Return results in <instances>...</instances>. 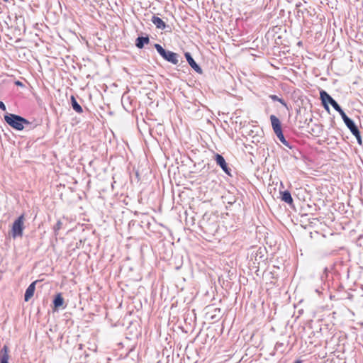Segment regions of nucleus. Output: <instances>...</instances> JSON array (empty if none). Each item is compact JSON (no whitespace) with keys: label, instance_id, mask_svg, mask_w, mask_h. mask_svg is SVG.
<instances>
[{"label":"nucleus","instance_id":"obj_24","mask_svg":"<svg viewBox=\"0 0 363 363\" xmlns=\"http://www.w3.org/2000/svg\"><path fill=\"white\" fill-rule=\"evenodd\" d=\"M4 1H8L9 0H4Z\"/></svg>","mask_w":363,"mask_h":363},{"label":"nucleus","instance_id":"obj_15","mask_svg":"<svg viewBox=\"0 0 363 363\" xmlns=\"http://www.w3.org/2000/svg\"><path fill=\"white\" fill-rule=\"evenodd\" d=\"M71 101H72V108L76 112H77L79 113H81L83 112V109H82V106L77 103V101H76V99L74 98V96H71Z\"/></svg>","mask_w":363,"mask_h":363},{"label":"nucleus","instance_id":"obj_5","mask_svg":"<svg viewBox=\"0 0 363 363\" xmlns=\"http://www.w3.org/2000/svg\"><path fill=\"white\" fill-rule=\"evenodd\" d=\"M320 98L325 109L329 111L328 104H330L334 99L324 90L320 91Z\"/></svg>","mask_w":363,"mask_h":363},{"label":"nucleus","instance_id":"obj_7","mask_svg":"<svg viewBox=\"0 0 363 363\" xmlns=\"http://www.w3.org/2000/svg\"><path fill=\"white\" fill-rule=\"evenodd\" d=\"M347 127L350 129L352 134L357 133L359 131L358 128L355 125L354 123L345 114L342 117Z\"/></svg>","mask_w":363,"mask_h":363},{"label":"nucleus","instance_id":"obj_18","mask_svg":"<svg viewBox=\"0 0 363 363\" xmlns=\"http://www.w3.org/2000/svg\"><path fill=\"white\" fill-rule=\"evenodd\" d=\"M269 98L273 101H279L284 106L287 107L286 103L281 98L278 97L277 95H270Z\"/></svg>","mask_w":363,"mask_h":363},{"label":"nucleus","instance_id":"obj_6","mask_svg":"<svg viewBox=\"0 0 363 363\" xmlns=\"http://www.w3.org/2000/svg\"><path fill=\"white\" fill-rule=\"evenodd\" d=\"M215 160H216L217 164H218L227 174H228V175L230 174V169L228 168L227 163L225 162V160L222 155H220L218 153L216 154L215 155Z\"/></svg>","mask_w":363,"mask_h":363},{"label":"nucleus","instance_id":"obj_16","mask_svg":"<svg viewBox=\"0 0 363 363\" xmlns=\"http://www.w3.org/2000/svg\"><path fill=\"white\" fill-rule=\"evenodd\" d=\"M64 299L61 294H58L54 299V306L55 308H59L63 305Z\"/></svg>","mask_w":363,"mask_h":363},{"label":"nucleus","instance_id":"obj_17","mask_svg":"<svg viewBox=\"0 0 363 363\" xmlns=\"http://www.w3.org/2000/svg\"><path fill=\"white\" fill-rule=\"evenodd\" d=\"M330 104L334 108V109L335 111H337L340 114L341 117H342L343 116L345 115V113L344 112V111L341 108V107L339 106V104L335 100L331 101Z\"/></svg>","mask_w":363,"mask_h":363},{"label":"nucleus","instance_id":"obj_2","mask_svg":"<svg viewBox=\"0 0 363 363\" xmlns=\"http://www.w3.org/2000/svg\"><path fill=\"white\" fill-rule=\"evenodd\" d=\"M270 121L272 126V129L277 135V137L279 138V140L281 141L282 144L284 145L289 147V143L285 139L282 129H281V124L279 121V119L274 115L270 116Z\"/></svg>","mask_w":363,"mask_h":363},{"label":"nucleus","instance_id":"obj_8","mask_svg":"<svg viewBox=\"0 0 363 363\" xmlns=\"http://www.w3.org/2000/svg\"><path fill=\"white\" fill-rule=\"evenodd\" d=\"M185 55V57L188 62V63L189 64V65L191 67L192 69H194L196 72L198 73H201L202 72V69H201V67L196 63V62L194 61V60L192 58L191 55H190L189 52H186L184 54Z\"/></svg>","mask_w":363,"mask_h":363},{"label":"nucleus","instance_id":"obj_19","mask_svg":"<svg viewBox=\"0 0 363 363\" xmlns=\"http://www.w3.org/2000/svg\"><path fill=\"white\" fill-rule=\"evenodd\" d=\"M353 135L357 138V143H359V145H362V138H361V135H360L359 130L357 132V133H355V134H353Z\"/></svg>","mask_w":363,"mask_h":363},{"label":"nucleus","instance_id":"obj_22","mask_svg":"<svg viewBox=\"0 0 363 363\" xmlns=\"http://www.w3.org/2000/svg\"><path fill=\"white\" fill-rule=\"evenodd\" d=\"M16 84L21 86V85H22V83L21 82L18 81L16 82Z\"/></svg>","mask_w":363,"mask_h":363},{"label":"nucleus","instance_id":"obj_12","mask_svg":"<svg viewBox=\"0 0 363 363\" xmlns=\"http://www.w3.org/2000/svg\"><path fill=\"white\" fill-rule=\"evenodd\" d=\"M153 24L160 29H164L166 27L165 23L160 18L154 16L152 18Z\"/></svg>","mask_w":363,"mask_h":363},{"label":"nucleus","instance_id":"obj_1","mask_svg":"<svg viewBox=\"0 0 363 363\" xmlns=\"http://www.w3.org/2000/svg\"><path fill=\"white\" fill-rule=\"evenodd\" d=\"M4 120L11 128L17 130H23L24 125L30 124V122L27 119L13 113L5 115Z\"/></svg>","mask_w":363,"mask_h":363},{"label":"nucleus","instance_id":"obj_13","mask_svg":"<svg viewBox=\"0 0 363 363\" xmlns=\"http://www.w3.org/2000/svg\"><path fill=\"white\" fill-rule=\"evenodd\" d=\"M150 42V39L148 37H138L136 39V46L141 49L144 47L145 44H148Z\"/></svg>","mask_w":363,"mask_h":363},{"label":"nucleus","instance_id":"obj_3","mask_svg":"<svg viewBox=\"0 0 363 363\" xmlns=\"http://www.w3.org/2000/svg\"><path fill=\"white\" fill-rule=\"evenodd\" d=\"M24 214L21 215L12 224L11 235L13 238H21L23 236V232L24 230Z\"/></svg>","mask_w":363,"mask_h":363},{"label":"nucleus","instance_id":"obj_11","mask_svg":"<svg viewBox=\"0 0 363 363\" xmlns=\"http://www.w3.org/2000/svg\"><path fill=\"white\" fill-rule=\"evenodd\" d=\"M323 132V127L319 124H314L309 130V133L313 136L318 137Z\"/></svg>","mask_w":363,"mask_h":363},{"label":"nucleus","instance_id":"obj_23","mask_svg":"<svg viewBox=\"0 0 363 363\" xmlns=\"http://www.w3.org/2000/svg\"><path fill=\"white\" fill-rule=\"evenodd\" d=\"M294 363H301V360H297L296 362H295Z\"/></svg>","mask_w":363,"mask_h":363},{"label":"nucleus","instance_id":"obj_21","mask_svg":"<svg viewBox=\"0 0 363 363\" xmlns=\"http://www.w3.org/2000/svg\"><path fill=\"white\" fill-rule=\"evenodd\" d=\"M0 109H1L2 111H6V106L5 104L0 101Z\"/></svg>","mask_w":363,"mask_h":363},{"label":"nucleus","instance_id":"obj_14","mask_svg":"<svg viewBox=\"0 0 363 363\" xmlns=\"http://www.w3.org/2000/svg\"><path fill=\"white\" fill-rule=\"evenodd\" d=\"M281 199L289 204H291L293 203V199L289 191L281 192Z\"/></svg>","mask_w":363,"mask_h":363},{"label":"nucleus","instance_id":"obj_10","mask_svg":"<svg viewBox=\"0 0 363 363\" xmlns=\"http://www.w3.org/2000/svg\"><path fill=\"white\" fill-rule=\"evenodd\" d=\"M9 349L8 346L4 345L0 351V363H9Z\"/></svg>","mask_w":363,"mask_h":363},{"label":"nucleus","instance_id":"obj_4","mask_svg":"<svg viewBox=\"0 0 363 363\" xmlns=\"http://www.w3.org/2000/svg\"><path fill=\"white\" fill-rule=\"evenodd\" d=\"M155 48L160 55L167 61L177 65L179 62L178 55L172 51H166L160 44H155Z\"/></svg>","mask_w":363,"mask_h":363},{"label":"nucleus","instance_id":"obj_9","mask_svg":"<svg viewBox=\"0 0 363 363\" xmlns=\"http://www.w3.org/2000/svg\"><path fill=\"white\" fill-rule=\"evenodd\" d=\"M36 282L37 281H33L27 288L24 296L25 301H28L33 296Z\"/></svg>","mask_w":363,"mask_h":363},{"label":"nucleus","instance_id":"obj_20","mask_svg":"<svg viewBox=\"0 0 363 363\" xmlns=\"http://www.w3.org/2000/svg\"><path fill=\"white\" fill-rule=\"evenodd\" d=\"M62 222L60 220H58L56 223V225L54 227V230L56 233H57V231L60 230V229L62 228Z\"/></svg>","mask_w":363,"mask_h":363}]
</instances>
